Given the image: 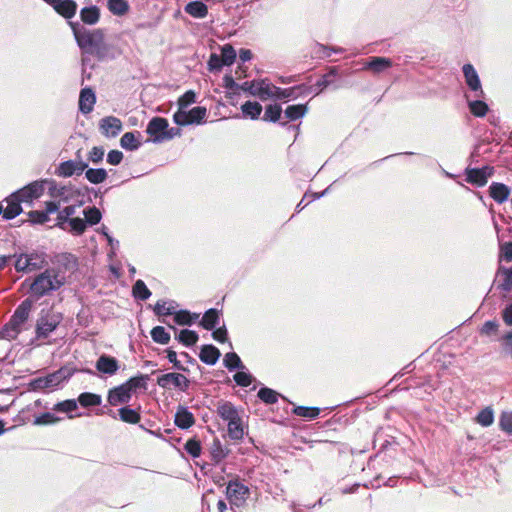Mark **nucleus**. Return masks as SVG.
<instances>
[{"mask_svg":"<svg viewBox=\"0 0 512 512\" xmlns=\"http://www.w3.org/2000/svg\"><path fill=\"white\" fill-rule=\"evenodd\" d=\"M33 305L34 301L26 298L17 306L10 320L0 330V339L11 341L17 338L29 319Z\"/></svg>","mask_w":512,"mask_h":512,"instance_id":"f257e3e1","label":"nucleus"},{"mask_svg":"<svg viewBox=\"0 0 512 512\" xmlns=\"http://www.w3.org/2000/svg\"><path fill=\"white\" fill-rule=\"evenodd\" d=\"M64 285V280L59 278L55 269H45L38 274L30 284V292L37 299L60 289Z\"/></svg>","mask_w":512,"mask_h":512,"instance_id":"f03ea898","label":"nucleus"},{"mask_svg":"<svg viewBox=\"0 0 512 512\" xmlns=\"http://www.w3.org/2000/svg\"><path fill=\"white\" fill-rule=\"evenodd\" d=\"M71 29L78 46L85 52H90L93 49L99 48L104 41V34L102 30L95 29L90 31L79 23L70 22Z\"/></svg>","mask_w":512,"mask_h":512,"instance_id":"7ed1b4c3","label":"nucleus"},{"mask_svg":"<svg viewBox=\"0 0 512 512\" xmlns=\"http://www.w3.org/2000/svg\"><path fill=\"white\" fill-rule=\"evenodd\" d=\"M73 375V371L69 368L62 367L54 373L34 380L35 389H55L64 381Z\"/></svg>","mask_w":512,"mask_h":512,"instance_id":"20e7f679","label":"nucleus"},{"mask_svg":"<svg viewBox=\"0 0 512 512\" xmlns=\"http://www.w3.org/2000/svg\"><path fill=\"white\" fill-rule=\"evenodd\" d=\"M62 317L60 314L47 312L41 314L36 323V337L37 339L47 338L59 326Z\"/></svg>","mask_w":512,"mask_h":512,"instance_id":"39448f33","label":"nucleus"},{"mask_svg":"<svg viewBox=\"0 0 512 512\" xmlns=\"http://www.w3.org/2000/svg\"><path fill=\"white\" fill-rule=\"evenodd\" d=\"M207 115V109L203 106L193 107L189 111L178 110L173 115V121L179 126L201 124Z\"/></svg>","mask_w":512,"mask_h":512,"instance_id":"423d86ee","label":"nucleus"},{"mask_svg":"<svg viewBox=\"0 0 512 512\" xmlns=\"http://www.w3.org/2000/svg\"><path fill=\"white\" fill-rule=\"evenodd\" d=\"M88 168V163L81 158V150L76 152V159L61 162L56 168V175L59 177H71L81 175Z\"/></svg>","mask_w":512,"mask_h":512,"instance_id":"0eeeda50","label":"nucleus"},{"mask_svg":"<svg viewBox=\"0 0 512 512\" xmlns=\"http://www.w3.org/2000/svg\"><path fill=\"white\" fill-rule=\"evenodd\" d=\"M226 496L231 506L241 507L249 496V488L239 480L229 481Z\"/></svg>","mask_w":512,"mask_h":512,"instance_id":"6e6552de","label":"nucleus"},{"mask_svg":"<svg viewBox=\"0 0 512 512\" xmlns=\"http://www.w3.org/2000/svg\"><path fill=\"white\" fill-rule=\"evenodd\" d=\"M271 89H273V85L268 82V80L263 79L258 82L256 81H246L241 84V90L250 93L252 96H257L261 100H267L273 98V94L271 93Z\"/></svg>","mask_w":512,"mask_h":512,"instance_id":"1a4fd4ad","label":"nucleus"},{"mask_svg":"<svg viewBox=\"0 0 512 512\" xmlns=\"http://www.w3.org/2000/svg\"><path fill=\"white\" fill-rule=\"evenodd\" d=\"M157 384L163 389L178 388L185 392L189 388L190 381L180 373H166L158 377Z\"/></svg>","mask_w":512,"mask_h":512,"instance_id":"9d476101","label":"nucleus"},{"mask_svg":"<svg viewBox=\"0 0 512 512\" xmlns=\"http://www.w3.org/2000/svg\"><path fill=\"white\" fill-rule=\"evenodd\" d=\"M462 72L465 78V83L469 90L474 93L475 98H484L485 93L482 89L481 81L474 66L470 63L464 64Z\"/></svg>","mask_w":512,"mask_h":512,"instance_id":"9b49d317","label":"nucleus"},{"mask_svg":"<svg viewBox=\"0 0 512 512\" xmlns=\"http://www.w3.org/2000/svg\"><path fill=\"white\" fill-rule=\"evenodd\" d=\"M493 174L494 167L488 165L482 168H467L465 171L466 181L477 187L485 186Z\"/></svg>","mask_w":512,"mask_h":512,"instance_id":"f8f14e48","label":"nucleus"},{"mask_svg":"<svg viewBox=\"0 0 512 512\" xmlns=\"http://www.w3.org/2000/svg\"><path fill=\"white\" fill-rule=\"evenodd\" d=\"M47 5L53 8V10L66 20H70L75 17L78 9V5L75 0H42Z\"/></svg>","mask_w":512,"mask_h":512,"instance_id":"ddd939ff","label":"nucleus"},{"mask_svg":"<svg viewBox=\"0 0 512 512\" xmlns=\"http://www.w3.org/2000/svg\"><path fill=\"white\" fill-rule=\"evenodd\" d=\"M168 127V121L162 117L152 118L146 128V133L152 137L154 143L165 141V134Z\"/></svg>","mask_w":512,"mask_h":512,"instance_id":"4468645a","label":"nucleus"},{"mask_svg":"<svg viewBox=\"0 0 512 512\" xmlns=\"http://www.w3.org/2000/svg\"><path fill=\"white\" fill-rule=\"evenodd\" d=\"M44 181H34L27 186L14 192L22 202H32L34 199H38L44 193Z\"/></svg>","mask_w":512,"mask_h":512,"instance_id":"2eb2a0df","label":"nucleus"},{"mask_svg":"<svg viewBox=\"0 0 512 512\" xmlns=\"http://www.w3.org/2000/svg\"><path fill=\"white\" fill-rule=\"evenodd\" d=\"M96 370L104 375L113 376L120 368L119 361L110 355L102 354L95 363Z\"/></svg>","mask_w":512,"mask_h":512,"instance_id":"dca6fc26","label":"nucleus"},{"mask_svg":"<svg viewBox=\"0 0 512 512\" xmlns=\"http://www.w3.org/2000/svg\"><path fill=\"white\" fill-rule=\"evenodd\" d=\"M131 398L132 395L129 392V388H126L124 384L110 389L107 396V400L112 406L126 404L131 400Z\"/></svg>","mask_w":512,"mask_h":512,"instance_id":"f3484780","label":"nucleus"},{"mask_svg":"<svg viewBox=\"0 0 512 512\" xmlns=\"http://www.w3.org/2000/svg\"><path fill=\"white\" fill-rule=\"evenodd\" d=\"M100 130L106 137H116L122 130V122L114 116H107L100 120Z\"/></svg>","mask_w":512,"mask_h":512,"instance_id":"a211bd4d","label":"nucleus"},{"mask_svg":"<svg viewBox=\"0 0 512 512\" xmlns=\"http://www.w3.org/2000/svg\"><path fill=\"white\" fill-rule=\"evenodd\" d=\"M174 423L180 429H189L195 424V417L185 406H179L174 416Z\"/></svg>","mask_w":512,"mask_h":512,"instance_id":"6ab92c4d","label":"nucleus"},{"mask_svg":"<svg viewBox=\"0 0 512 512\" xmlns=\"http://www.w3.org/2000/svg\"><path fill=\"white\" fill-rule=\"evenodd\" d=\"M25 254L33 272L43 269L48 264V255L43 250L34 249L30 252H26Z\"/></svg>","mask_w":512,"mask_h":512,"instance_id":"aec40b11","label":"nucleus"},{"mask_svg":"<svg viewBox=\"0 0 512 512\" xmlns=\"http://www.w3.org/2000/svg\"><path fill=\"white\" fill-rule=\"evenodd\" d=\"M95 102L96 96L94 91L88 87L83 88L79 96V110L83 114H88L93 110Z\"/></svg>","mask_w":512,"mask_h":512,"instance_id":"412c9836","label":"nucleus"},{"mask_svg":"<svg viewBox=\"0 0 512 512\" xmlns=\"http://www.w3.org/2000/svg\"><path fill=\"white\" fill-rule=\"evenodd\" d=\"M21 200L15 193L7 198V207L3 210V218L5 220L14 219L22 212Z\"/></svg>","mask_w":512,"mask_h":512,"instance_id":"4be33fe9","label":"nucleus"},{"mask_svg":"<svg viewBox=\"0 0 512 512\" xmlns=\"http://www.w3.org/2000/svg\"><path fill=\"white\" fill-rule=\"evenodd\" d=\"M221 353L217 347L211 344L203 345L201 347L199 358L207 365H215L219 360Z\"/></svg>","mask_w":512,"mask_h":512,"instance_id":"5701e85b","label":"nucleus"},{"mask_svg":"<svg viewBox=\"0 0 512 512\" xmlns=\"http://www.w3.org/2000/svg\"><path fill=\"white\" fill-rule=\"evenodd\" d=\"M510 192L511 190L507 185L499 182H492L489 187V195L497 203L505 202L508 199Z\"/></svg>","mask_w":512,"mask_h":512,"instance_id":"b1692460","label":"nucleus"},{"mask_svg":"<svg viewBox=\"0 0 512 512\" xmlns=\"http://www.w3.org/2000/svg\"><path fill=\"white\" fill-rule=\"evenodd\" d=\"M393 62L390 58L371 57L365 64L364 69L371 70L375 74L382 73L386 69L392 67Z\"/></svg>","mask_w":512,"mask_h":512,"instance_id":"393cba45","label":"nucleus"},{"mask_svg":"<svg viewBox=\"0 0 512 512\" xmlns=\"http://www.w3.org/2000/svg\"><path fill=\"white\" fill-rule=\"evenodd\" d=\"M217 414L222 420L226 422L231 420H239L237 409L231 402L228 401L219 403L217 407Z\"/></svg>","mask_w":512,"mask_h":512,"instance_id":"a878e982","label":"nucleus"},{"mask_svg":"<svg viewBox=\"0 0 512 512\" xmlns=\"http://www.w3.org/2000/svg\"><path fill=\"white\" fill-rule=\"evenodd\" d=\"M140 136L138 131L124 133L120 139L121 147L129 151L137 150L141 146Z\"/></svg>","mask_w":512,"mask_h":512,"instance_id":"bb28decb","label":"nucleus"},{"mask_svg":"<svg viewBox=\"0 0 512 512\" xmlns=\"http://www.w3.org/2000/svg\"><path fill=\"white\" fill-rule=\"evenodd\" d=\"M48 193L52 198H59L63 202H67L71 195L72 188L64 185H58L54 181H50Z\"/></svg>","mask_w":512,"mask_h":512,"instance_id":"cd10ccee","label":"nucleus"},{"mask_svg":"<svg viewBox=\"0 0 512 512\" xmlns=\"http://www.w3.org/2000/svg\"><path fill=\"white\" fill-rule=\"evenodd\" d=\"M184 11L194 18L202 19L208 14V7L201 1H191L186 4Z\"/></svg>","mask_w":512,"mask_h":512,"instance_id":"c85d7f7f","label":"nucleus"},{"mask_svg":"<svg viewBox=\"0 0 512 512\" xmlns=\"http://www.w3.org/2000/svg\"><path fill=\"white\" fill-rule=\"evenodd\" d=\"M80 18L85 24L95 25L100 19V9L95 5L83 7L80 10Z\"/></svg>","mask_w":512,"mask_h":512,"instance_id":"c756f323","label":"nucleus"},{"mask_svg":"<svg viewBox=\"0 0 512 512\" xmlns=\"http://www.w3.org/2000/svg\"><path fill=\"white\" fill-rule=\"evenodd\" d=\"M219 320L220 312L215 308H211L204 313L200 325L204 329L211 331L218 325Z\"/></svg>","mask_w":512,"mask_h":512,"instance_id":"7c9ffc66","label":"nucleus"},{"mask_svg":"<svg viewBox=\"0 0 512 512\" xmlns=\"http://www.w3.org/2000/svg\"><path fill=\"white\" fill-rule=\"evenodd\" d=\"M174 322L178 325H192L198 318L199 314L197 313H191L188 310H174Z\"/></svg>","mask_w":512,"mask_h":512,"instance_id":"2f4dec72","label":"nucleus"},{"mask_svg":"<svg viewBox=\"0 0 512 512\" xmlns=\"http://www.w3.org/2000/svg\"><path fill=\"white\" fill-rule=\"evenodd\" d=\"M467 105L472 115L475 117H484L489 111L488 105L477 98L476 100H470L468 95H466Z\"/></svg>","mask_w":512,"mask_h":512,"instance_id":"473e14b6","label":"nucleus"},{"mask_svg":"<svg viewBox=\"0 0 512 512\" xmlns=\"http://www.w3.org/2000/svg\"><path fill=\"white\" fill-rule=\"evenodd\" d=\"M118 413L120 420L125 423L137 424L141 419L140 413L137 410L130 408L129 406L121 407L118 410Z\"/></svg>","mask_w":512,"mask_h":512,"instance_id":"72a5a7b5","label":"nucleus"},{"mask_svg":"<svg viewBox=\"0 0 512 512\" xmlns=\"http://www.w3.org/2000/svg\"><path fill=\"white\" fill-rule=\"evenodd\" d=\"M244 117L256 120L262 112V106L258 102L246 101L241 106Z\"/></svg>","mask_w":512,"mask_h":512,"instance_id":"f704fd0d","label":"nucleus"},{"mask_svg":"<svg viewBox=\"0 0 512 512\" xmlns=\"http://www.w3.org/2000/svg\"><path fill=\"white\" fill-rule=\"evenodd\" d=\"M498 276L502 278L498 284V289L503 292H510L512 290V268L500 267L498 270Z\"/></svg>","mask_w":512,"mask_h":512,"instance_id":"c9c22d12","label":"nucleus"},{"mask_svg":"<svg viewBox=\"0 0 512 512\" xmlns=\"http://www.w3.org/2000/svg\"><path fill=\"white\" fill-rule=\"evenodd\" d=\"M107 7L115 16H123L130 9L127 0H107Z\"/></svg>","mask_w":512,"mask_h":512,"instance_id":"e433bc0d","label":"nucleus"},{"mask_svg":"<svg viewBox=\"0 0 512 512\" xmlns=\"http://www.w3.org/2000/svg\"><path fill=\"white\" fill-rule=\"evenodd\" d=\"M85 177L92 184H100L106 180L107 171L103 168H87Z\"/></svg>","mask_w":512,"mask_h":512,"instance_id":"4c0bfd02","label":"nucleus"},{"mask_svg":"<svg viewBox=\"0 0 512 512\" xmlns=\"http://www.w3.org/2000/svg\"><path fill=\"white\" fill-rule=\"evenodd\" d=\"M77 401L82 407L88 408L93 406H99L102 402V398L98 394L84 392L78 396Z\"/></svg>","mask_w":512,"mask_h":512,"instance_id":"58836bf2","label":"nucleus"},{"mask_svg":"<svg viewBox=\"0 0 512 512\" xmlns=\"http://www.w3.org/2000/svg\"><path fill=\"white\" fill-rule=\"evenodd\" d=\"M176 339L184 346L191 347L197 343L199 336L193 330L183 329L176 336Z\"/></svg>","mask_w":512,"mask_h":512,"instance_id":"ea45409f","label":"nucleus"},{"mask_svg":"<svg viewBox=\"0 0 512 512\" xmlns=\"http://www.w3.org/2000/svg\"><path fill=\"white\" fill-rule=\"evenodd\" d=\"M148 380V375L141 374L139 376L131 377L123 384L126 386V388H129V392L132 395V393L138 388L146 389Z\"/></svg>","mask_w":512,"mask_h":512,"instance_id":"a19ab883","label":"nucleus"},{"mask_svg":"<svg viewBox=\"0 0 512 512\" xmlns=\"http://www.w3.org/2000/svg\"><path fill=\"white\" fill-rule=\"evenodd\" d=\"M307 112V106L303 104L290 105L288 106L284 113L285 117L289 121H295L302 118Z\"/></svg>","mask_w":512,"mask_h":512,"instance_id":"79ce46f5","label":"nucleus"},{"mask_svg":"<svg viewBox=\"0 0 512 512\" xmlns=\"http://www.w3.org/2000/svg\"><path fill=\"white\" fill-rule=\"evenodd\" d=\"M227 453V450L222 446L220 440L214 439L210 449L211 460L215 464H218L227 456Z\"/></svg>","mask_w":512,"mask_h":512,"instance_id":"37998d69","label":"nucleus"},{"mask_svg":"<svg viewBox=\"0 0 512 512\" xmlns=\"http://www.w3.org/2000/svg\"><path fill=\"white\" fill-rule=\"evenodd\" d=\"M224 366L229 371H234L236 369L241 370L245 369L240 357L235 352H229L225 354L223 359Z\"/></svg>","mask_w":512,"mask_h":512,"instance_id":"c03bdc74","label":"nucleus"},{"mask_svg":"<svg viewBox=\"0 0 512 512\" xmlns=\"http://www.w3.org/2000/svg\"><path fill=\"white\" fill-rule=\"evenodd\" d=\"M132 294L135 299L145 301L151 296V291L147 288L144 281L139 279L133 285Z\"/></svg>","mask_w":512,"mask_h":512,"instance_id":"a18cd8bd","label":"nucleus"},{"mask_svg":"<svg viewBox=\"0 0 512 512\" xmlns=\"http://www.w3.org/2000/svg\"><path fill=\"white\" fill-rule=\"evenodd\" d=\"M167 303L168 302L165 301V300L157 301V303L155 304V306L153 308V311H154L155 315H157V316L172 315L174 313V310H175L177 304H176L175 301H170L169 302V306L166 307Z\"/></svg>","mask_w":512,"mask_h":512,"instance_id":"49530a36","label":"nucleus"},{"mask_svg":"<svg viewBox=\"0 0 512 512\" xmlns=\"http://www.w3.org/2000/svg\"><path fill=\"white\" fill-rule=\"evenodd\" d=\"M298 89L299 88H295V86L283 89V88L273 85V89H271V93L273 94V98H276V99H288V98L296 99L297 98L296 92Z\"/></svg>","mask_w":512,"mask_h":512,"instance_id":"de8ad7c7","label":"nucleus"},{"mask_svg":"<svg viewBox=\"0 0 512 512\" xmlns=\"http://www.w3.org/2000/svg\"><path fill=\"white\" fill-rule=\"evenodd\" d=\"M228 423V435L233 440H240L243 438L244 430L241 423V418L239 420H231Z\"/></svg>","mask_w":512,"mask_h":512,"instance_id":"09e8293b","label":"nucleus"},{"mask_svg":"<svg viewBox=\"0 0 512 512\" xmlns=\"http://www.w3.org/2000/svg\"><path fill=\"white\" fill-rule=\"evenodd\" d=\"M282 114V108L278 104H270L266 106L265 113L263 116L264 121L277 122L280 120Z\"/></svg>","mask_w":512,"mask_h":512,"instance_id":"8fccbe9b","label":"nucleus"},{"mask_svg":"<svg viewBox=\"0 0 512 512\" xmlns=\"http://www.w3.org/2000/svg\"><path fill=\"white\" fill-rule=\"evenodd\" d=\"M150 334L154 342L162 345L168 344L171 338L170 334L162 326L154 327Z\"/></svg>","mask_w":512,"mask_h":512,"instance_id":"3c124183","label":"nucleus"},{"mask_svg":"<svg viewBox=\"0 0 512 512\" xmlns=\"http://www.w3.org/2000/svg\"><path fill=\"white\" fill-rule=\"evenodd\" d=\"M336 76L335 68H332L329 73L323 75L317 82L312 85L313 92L315 95H318L324 88L328 87L332 82V77Z\"/></svg>","mask_w":512,"mask_h":512,"instance_id":"603ef678","label":"nucleus"},{"mask_svg":"<svg viewBox=\"0 0 512 512\" xmlns=\"http://www.w3.org/2000/svg\"><path fill=\"white\" fill-rule=\"evenodd\" d=\"M76 206L75 205H69L64 207L61 211H59L57 216V225L65 229L64 225L65 223H69V220L72 219V216L75 214Z\"/></svg>","mask_w":512,"mask_h":512,"instance_id":"864d4df0","label":"nucleus"},{"mask_svg":"<svg viewBox=\"0 0 512 512\" xmlns=\"http://www.w3.org/2000/svg\"><path fill=\"white\" fill-rule=\"evenodd\" d=\"M476 421L483 427H488L494 422V412L492 408L486 407L482 409L476 416Z\"/></svg>","mask_w":512,"mask_h":512,"instance_id":"5fc2aeb1","label":"nucleus"},{"mask_svg":"<svg viewBox=\"0 0 512 512\" xmlns=\"http://www.w3.org/2000/svg\"><path fill=\"white\" fill-rule=\"evenodd\" d=\"M293 413L299 417L315 419L320 414V409L318 407L297 406L293 409Z\"/></svg>","mask_w":512,"mask_h":512,"instance_id":"6e6d98bb","label":"nucleus"},{"mask_svg":"<svg viewBox=\"0 0 512 512\" xmlns=\"http://www.w3.org/2000/svg\"><path fill=\"white\" fill-rule=\"evenodd\" d=\"M257 396L266 404H275L278 401L279 394L271 388L262 387Z\"/></svg>","mask_w":512,"mask_h":512,"instance_id":"4d7b16f0","label":"nucleus"},{"mask_svg":"<svg viewBox=\"0 0 512 512\" xmlns=\"http://www.w3.org/2000/svg\"><path fill=\"white\" fill-rule=\"evenodd\" d=\"M12 257L15 258L14 267L17 272H22V273L33 272L31 266L29 265V262L26 259L25 253L14 254Z\"/></svg>","mask_w":512,"mask_h":512,"instance_id":"13d9d810","label":"nucleus"},{"mask_svg":"<svg viewBox=\"0 0 512 512\" xmlns=\"http://www.w3.org/2000/svg\"><path fill=\"white\" fill-rule=\"evenodd\" d=\"M184 450L191 457L198 458L202 452L201 442L196 438H191L185 443Z\"/></svg>","mask_w":512,"mask_h":512,"instance_id":"bf43d9fd","label":"nucleus"},{"mask_svg":"<svg viewBox=\"0 0 512 512\" xmlns=\"http://www.w3.org/2000/svg\"><path fill=\"white\" fill-rule=\"evenodd\" d=\"M236 57L237 53L231 44H224L221 47V58L223 59L226 66L232 65Z\"/></svg>","mask_w":512,"mask_h":512,"instance_id":"052dcab7","label":"nucleus"},{"mask_svg":"<svg viewBox=\"0 0 512 512\" xmlns=\"http://www.w3.org/2000/svg\"><path fill=\"white\" fill-rule=\"evenodd\" d=\"M86 224L96 225L101 221L102 215L98 208L95 206L88 207L84 210Z\"/></svg>","mask_w":512,"mask_h":512,"instance_id":"680f3d73","label":"nucleus"},{"mask_svg":"<svg viewBox=\"0 0 512 512\" xmlns=\"http://www.w3.org/2000/svg\"><path fill=\"white\" fill-rule=\"evenodd\" d=\"M208 70L210 72H219L225 66L223 59L216 53H212L208 60Z\"/></svg>","mask_w":512,"mask_h":512,"instance_id":"e2e57ef3","label":"nucleus"},{"mask_svg":"<svg viewBox=\"0 0 512 512\" xmlns=\"http://www.w3.org/2000/svg\"><path fill=\"white\" fill-rule=\"evenodd\" d=\"M68 224L70 226V232H72L75 235L83 234L86 229L85 220L79 217L70 219Z\"/></svg>","mask_w":512,"mask_h":512,"instance_id":"0e129e2a","label":"nucleus"},{"mask_svg":"<svg viewBox=\"0 0 512 512\" xmlns=\"http://www.w3.org/2000/svg\"><path fill=\"white\" fill-rule=\"evenodd\" d=\"M233 379L241 387H248L252 383L251 374L243 371V369L234 374Z\"/></svg>","mask_w":512,"mask_h":512,"instance_id":"69168bd1","label":"nucleus"},{"mask_svg":"<svg viewBox=\"0 0 512 512\" xmlns=\"http://www.w3.org/2000/svg\"><path fill=\"white\" fill-rule=\"evenodd\" d=\"M499 426L504 432L512 434V412H503L501 414Z\"/></svg>","mask_w":512,"mask_h":512,"instance_id":"338daca9","label":"nucleus"},{"mask_svg":"<svg viewBox=\"0 0 512 512\" xmlns=\"http://www.w3.org/2000/svg\"><path fill=\"white\" fill-rule=\"evenodd\" d=\"M499 257L506 262L512 261V241L500 245Z\"/></svg>","mask_w":512,"mask_h":512,"instance_id":"774afa93","label":"nucleus"}]
</instances>
